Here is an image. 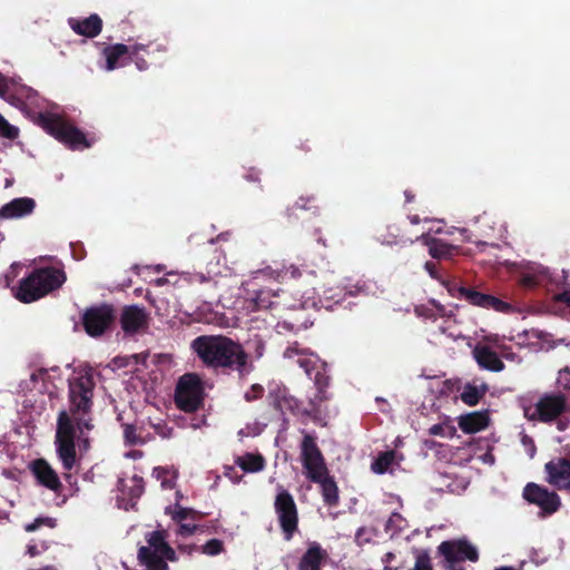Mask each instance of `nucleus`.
I'll list each match as a JSON object with an SVG mask.
<instances>
[{
  "instance_id": "40",
  "label": "nucleus",
  "mask_w": 570,
  "mask_h": 570,
  "mask_svg": "<svg viewBox=\"0 0 570 570\" xmlns=\"http://www.w3.org/2000/svg\"><path fill=\"white\" fill-rule=\"evenodd\" d=\"M455 432H456V429L453 425H449L446 423H438V424L432 425L429 429L430 435L442 436V438H452V436H454Z\"/></svg>"
},
{
  "instance_id": "46",
  "label": "nucleus",
  "mask_w": 570,
  "mask_h": 570,
  "mask_svg": "<svg viewBox=\"0 0 570 570\" xmlns=\"http://www.w3.org/2000/svg\"><path fill=\"white\" fill-rule=\"evenodd\" d=\"M177 529H176V534L177 535H180V537H190L193 535L194 533H196L200 527L198 524H195V523H184V522H180V523H177Z\"/></svg>"
},
{
  "instance_id": "30",
  "label": "nucleus",
  "mask_w": 570,
  "mask_h": 570,
  "mask_svg": "<svg viewBox=\"0 0 570 570\" xmlns=\"http://www.w3.org/2000/svg\"><path fill=\"white\" fill-rule=\"evenodd\" d=\"M395 460V451L381 452L371 463V470L376 474H384Z\"/></svg>"
},
{
  "instance_id": "14",
  "label": "nucleus",
  "mask_w": 570,
  "mask_h": 570,
  "mask_svg": "<svg viewBox=\"0 0 570 570\" xmlns=\"http://www.w3.org/2000/svg\"><path fill=\"white\" fill-rule=\"evenodd\" d=\"M523 498L529 503L538 505L546 515L556 513L561 507V500L557 492L533 482L524 487Z\"/></svg>"
},
{
  "instance_id": "25",
  "label": "nucleus",
  "mask_w": 570,
  "mask_h": 570,
  "mask_svg": "<svg viewBox=\"0 0 570 570\" xmlns=\"http://www.w3.org/2000/svg\"><path fill=\"white\" fill-rule=\"evenodd\" d=\"M321 485L323 501L328 507H336L340 503V491L336 481L328 473L320 476L318 481H313Z\"/></svg>"
},
{
  "instance_id": "34",
  "label": "nucleus",
  "mask_w": 570,
  "mask_h": 570,
  "mask_svg": "<svg viewBox=\"0 0 570 570\" xmlns=\"http://www.w3.org/2000/svg\"><path fill=\"white\" fill-rule=\"evenodd\" d=\"M318 206L314 196H301L293 206L286 208L285 215L291 219L296 209L316 210Z\"/></svg>"
},
{
  "instance_id": "50",
  "label": "nucleus",
  "mask_w": 570,
  "mask_h": 570,
  "mask_svg": "<svg viewBox=\"0 0 570 570\" xmlns=\"http://www.w3.org/2000/svg\"><path fill=\"white\" fill-rule=\"evenodd\" d=\"M264 394V387L261 384H253L245 393V400L247 402H252L254 400L261 399Z\"/></svg>"
},
{
  "instance_id": "61",
  "label": "nucleus",
  "mask_w": 570,
  "mask_h": 570,
  "mask_svg": "<svg viewBox=\"0 0 570 570\" xmlns=\"http://www.w3.org/2000/svg\"><path fill=\"white\" fill-rule=\"evenodd\" d=\"M522 442H523L524 445H530L531 446V455H533V452L535 451V446H534L533 440L530 436L524 435L522 438Z\"/></svg>"
},
{
  "instance_id": "31",
  "label": "nucleus",
  "mask_w": 570,
  "mask_h": 570,
  "mask_svg": "<svg viewBox=\"0 0 570 570\" xmlns=\"http://www.w3.org/2000/svg\"><path fill=\"white\" fill-rule=\"evenodd\" d=\"M304 312H299L291 315L288 318L283 320L277 323L278 332L281 331H289V332H299L301 330L307 328V322L302 317Z\"/></svg>"
},
{
  "instance_id": "33",
  "label": "nucleus",
  "mask_w": 570,
  "mask_h": 570,
  "mask_svg": "<svg viewBox=\"0 0 570 570\" xmlns=\"http://www.w3.org/2000/svg\"><path fill=\"white\" fill-rule=\"evenodd\" d=\"M125 444L129 446L142 445L146 440L142 436V429L132 424H122Z\"/></svg>"
},
{
  "instance_id": "48",
  "label": "nucleus",
  "mask_w": 570,
  "mask_h": 570,
  "mask_svg": "<svg viewBox=\"0 0 570 570\" xmlns=\"http://www.w3.org/2000/svg\"><path fill=\"white\" fill-rule=\"evenodd\" d=\"M303 275V271L295 265L285 266L282 271L283 279H298Z\"/></svg>"
},
{
  "instance_id": "1",
  "label": "nucleus",
  "mask_w": 570,
  "mask_h": 570,
  "mask_svg": "<svg viewBox=\"0 0 570 570\" xmlns=\"http://www.w3.org/2000/svg\"><path fill=\"white\" fill-rule=\"evenodd\" d=\"M95 381L85 373L69 381L68 410L57 416L55 451L63 470V478L70 481L71 471L79 470L82 456L90 449L89 432L94 429Z\"/></svg>"
},
{
  "instance_id": "27",
  "label": "nucleus",
  "mask_w": 570,
  "mask_h": 570,
  "mask_svg": "<svg viewBox=\"0 0 570 570\" xmlns=\"http://www.w3.org/2000/svg\"><path fill=\"white\" fill-rule=\"evenodd\" d=\"M235 464L246 473H256L264 470L266 461L261 453L247 452L242 456H237Z\"/></svg>"
},
{
  "instance_id": "19",
  "label": "nucleus",
  "mask_w": 570,
  "mask_h": 570,
  "mask_svg": "<svg viewBox=\"0 0 570 570\" xmlns=\"http://www.w3.org/2000/svg\"><path fill=\"white\" fill-rule=\"evenodd\" d=\"M36 202L30 197H19L0 207V219H13L28 216L33 213Z\"/></svg>"
},
{
  "instance_id": "38",
  "label": "nucleus",
  "mask_w": 570,
  "mask_h": 570,
  "mask_svg": "<svg viewBox=\"0 0 570 570\" xmlns=\"http://www.w3.org/2000/svg\"><path fill=\"white\" fill-rule=\"evenodd\" d=\"M487 297L488 294L481 293L474 288L466 287L463 299H465L468 303L474 306L483 307Z\"/></svg>"
},
{
  "instance_id": "7",
  "label": "nucleus",
  "mask_w": 570,
  "mask_h": 570,
  "mask_svg": "<svg viewBox=\"0 0 570 570\" xmlns=\"http://www.w3.org/2000/svg\"><path fill=\"white\" fill-rule=\"evenodd\" d=\"M38 121L49 135L71 149L90 147L85 134L59 116L41 114Z\"/></svg>"
},
{
  "instance_id": "29",
  "label": "nucleus",
  "mask_w": 570,
  "mask_h": 570,
  "mask_svg": "<svg viewBox=\"0 0 570 570\" xmlns=\"http://www.w3.org/2000/svg\"><path fill=\"white\" fill-rule=\"evenodd\" d=\"M487 392L488 385L485 384L475 385L474 383H466L463 386V391L461 392L460 397L464 404L474 406L480 402Z\"/></svg>"
},
{
  "instance_id": "5",
  "label": "nucleus",
  "mask_w": 570,
  "mask_h": 570,
  "mask_svg": "<svg viewBox=\"0 0 570 570\" xmlns=\"http://www.w3.org/2000/svg\"><path fill=\"white\" fill-rule=\"evenodd\" d=\"M145 540L147 546L138 549L137 558L146 570H169L168 561H178L176 550L167 542L166 530L148 532Z\"/></svg>"
},
{
  "instance_id": "53",
  "label": "nucleus",
  "mask_w": 570,
  "mask_h": 570,
  "mask_svg": "<svg viewBox=\"0 0 570 570\" xmlns=\"http://www.w3.org/2000/svg\"><path fill=\"white\" fill-rule=\"evenodd\" d=\"M424 268L433 279L439 281L440 283L443 282L444 276L439 272L435 263L426 262L424 264Z\"/></svg>"
},
{
  "instance_id": "18",
  "label": "nucleus",
  "mask_w": 570,
  "mask_h": 570,
  "mask_svg": "<svg viewBox=\"0 0 570 570\" xmlns=\"http://www.w3.org/2000/svg\"><path fill=\"white\" fill-rule=\"evenodd\" d=\"M328 559L327 551L316 541L308 542L296 570H322Z\"/></svg>"
},
{
  "instance_id": "57",
  "label": "nucleus",
  "mask_w": 570,
  "mask_h": 570,
  "mask_svg": "<svg viewBox=\"0 0 570 570\" xmlns=\"http://www.w3.org/2000/svg\"><path fill=\"white\" fill-rule=\"evenodd\" d=\"M261 171L256 168H249L247 174L245 175V178L248 181H258L259 180Z\"/></svg>"
},
{
  "instance_id": "41",
  "label": "nucleus",
  "mask_w": 570,
  "mask_h": 570,
  "mask_svg": "<svg viewBox=\"0 0 570 570\" xmlns=\"http://www.w3.org/2000/svg\"><path fill=\"white\" fill-rule=\"evenodd\" d=\"M557 384L559 390L556 393H564L570 396V368L568 366L559 371Z\"/></svg>"
},
{
  "instance_id": "43",
  "label": "nucleus",
  "mask_w": 570,
  "mask_h": 570,
  "mask_svg": "<svg viewBox=\"0 0 570 570\" xmlns=\"http://www.w3.org/2000/svg\"><path fill=\"white\" fill-rule=\"evenodd\" d=\"M146 49H147V46L141 45V43H136L135 46L131 47V50H130L131 59L134 60L136 67L140 71H145L148 69V62L146 61L145 58L139 56V51L146 50Z\"/></svg>"
},
{
  "instance_id": "23",
  "label": "nucleus",
  "mask_w": 570,
  "mask_h": 570,
  "mask_svg": "<svg viewBox=\"0 0 570 570\" xmlns=\"http://www.w3.org/2000/svg\"><path fill=\"white\" fill-rule=\"evenodd\" d=\"M473 355L479 366L484 370L500 372L504 368L502 360L497 352L489 346H476L473 351Z\"/></svg>"
},
{
  "instance_id": "51",
  "label": "nucleus",
  "mask_w": 570,
  "mask_h": 570,
  "mask_svg": "<svg viewBox=\"0 0 570 570\" xmlns=\"http://www.w3.org/2000/svg\"><path fill=\"white\" fill-rule=\"evenodd\" d=\"M155 432L163 439H170L174 434V429L166 423L154 424Z\"/></svg>"
},
{
  "instance_id": "13",
  "label": "nucleus",
  "mask_w": 570,
  "mask_h": 570,
  "mask_svg": "<svg viewBox=\"0 0 570 570\" xmlns=\"http://www.w3.org/2000/svg\"><path fill=\"white\" fill-rule=\"evenodd\" d=\"M566 456H557L544 464L546 481L558 490H570V444L564 448Z\"/></svg>"
},
{
  "instance_id": "59",
  "label": "nucleus",
  "mask_w": 570,
  "mask_h": 570,
  "mask_svg": "<svg viewBox=\"0 0 570 570\" xmlns=\"http://www.w3.org/2000/svg\"><path fill=\"white\" fill-rule=\"evenodd\" d=\"M8 90V81L6 77L0 73V96H3Z\"/></svg>"
},
{
  "instance_id": "58",
  "label": "nucleus",
  "mask_w": 570,
  "mask_h": 570,
  "mask_svg": "<svg viewBox=\"0 0 570 570\" xmlns=\"http://www.w3.org/2000/svg\"><path fill=\"white\" fill-rule=\"evenodd\" d=\"M402 517L400 513H392V515L390 517V519L387 520L386 524H385V530H390V528L392 527V524L395 522V520H401Z\"/></svg>"
},
{
  "instance_id": "22",
  "label": "nucleus",
  "mask_w": 570,
  "mask_h": 570,
  "mask_svg": "<svg viewBox=\"0 0 570 570\" xmlns=\"http://www.w3.org/2000/svg\"><path fill=\"white\" fill-rule=\"evenodd\" d=\"M459 428L464 433H476L488 428L490 417L487 411H475L459 417Z\"/></svg>"
},
{
  "instance_id": "2",
  "label": "nucleus",
  "mask_w": 570,
  "mask_h": 570,
  "mask_svg": "<svg viewBox=\"0 0 570 570\" xmlns=\"http://www.w3.org/2000/svg\"><path fill=\"white\" fill-rule=\"evenodd\" d=\"M190 348L207 368L215 372H236L244 377L253 370L243 345L226 335H199L191 341Z\"/></svg>"
},
{
  "instance_id": "26",
  "label": "nucleus",
  "mask_w": 570,
  "mask_h": 570,
  "mask_svg": "<svg viewBox=\"0 0 570 570\" xmlns=\"http://www.w3.org/2000/svg\"><path fill=\"white\" fill-rule=\"evenodd\" d=\"M165 513L171 518L176 523L184 522L187 519L193 521H200L205 518V513L197 511L191 508H185L180 503L176 502L173 505H168L165 509Z\"/></svg>"
},
{
  "instance_id": "37",
  "label": "nucleus",
  "mask_w": 570,
  "mask_h": 570,
  "mask_svg": "<svg viewBox=\"0 0 570 570\" xmlns=\"http://www.w3.org/2000/svg\"><path fill=\"white\" fill-rule=\"evenodd\" d=\"M412 570H433L432 559L426 550L416 551L415 563Z\"/></svg>"
},
{
  "instance_id": "55",
  "label": "nucleus",
  "mask_w": 570,
  "mask_h": 570,
  "mask_svg": "<svg viewBox=\"0 0 570 570\" xmlns=\"http://www.w3.org/2000/svg\"><path fill=\"white\" fill-rule=\"evenodd\" d=\"M177 550L180 553H185L187 556H191L195 552H199V546L194 544V543H191V544H179L177 547Z\"/></svg>"
},
{
  "instance_id": "49",
  "label": "nucleus",
  "mask_w": 570,
  "mask_h": 570,
  "mask_svg": "<svg viewBox=\"0 0 570 570\" xmlns=\"http://www.w3.org/2000/svg\"><path fill=\"white\" fill-rule=\"evenodd\" d=\"M49 548V544L47 542H41V544H37L36 542L31 541L28 546H27V553L31 557V558H35L37 556H40L43 551L48 550Z\"/></svg>"
},
{
  "instance_id": "56",
  "label": "nucleus",
  "mask_w": 570,
  "mask_h": 570,
  "mask_svg": "<svg viewBox=\"0 0 570 570\" xmlns=\"http://www.w3.org/2000/svg\"><path fill=\"white\" fill-rule=\"evenodd\" d=\"M553 299L558 303H563L570 307V289H564L553 296Z\"/></svg>"
},
{
  "instance_id": "32",
  "label": "nucleus",
  "mask_w": 570,
  "mask_h": 570,
  "mask_svg": "<svg viewBox=\"0 0 570 570\" xmlns=\"http://www.w3.org/2000/svg\"><path fill=\"white\" fill-rule=\"evenodd\" d=\"M131 484L127 487L122 480L119 481V489L127 494L131 501L138 500L145 490L144 479L138 475H134L130 480Z\"/></svg>"
},
{
  "instance_id": "54",
  "label": "nucleus",
  "mask_w": 570,
  "mask_h": 570,
  "mask_svg": "<svg viewBox=\"0 0 570 570\" xmlns=\"http://www.w3.org/2000/svg\"><path fill=\"white\" fill-rule=\"evenodd\" d=\"M224 474L229 480H232L234 483H239L243 479V475H239L237 470L234 466H226Z\"/></svg>"
},
{
  "instance_id": "36",
  "label": "nucleus",
  "mask_w": 570,
  "mask_h": 570,
  "mask_svg": "<svg viewBox=\"0 0 570 570\" xmlns=\"http://www.w3.org/2000/svg\"><path fill=\"white\" fill-rule=\"evenodd\" d=\"M483 308L493 309L502 313H509L512 311V306L509 303L490 294H488Z\"/></svg>"
},
{
  "instance_id": "28",
  "label": "nucleus",
  "mask_w": 570,
  "mask_h": 570,
  "mask_svg": "<svg viewBox=\"0 0 570 570\" xmlns=\"http://www.w3.org/2000/svg\"><path fill=\"white\" fill-rule=\"evenodd\" d=\"M425 244L429 247V254L436 259H445L452 257L454 252L456 250V247L446 244L440 239L436 238H429L426 235L421 236Z\"/></svg>"
},
{
  "instance_id": "12",
  "label": "nucleus",
  "mask_w": 570,
  "mask_h": 570,
  "mask_svg": "<svg viewBox=\"0 0 570 570\" xmlns=\"http://www.w3.org/2000/svg\"><path fill=\"white\" fill-rule=\"evenodd\" d=\"M116 320L115 308L110 304H100L88 307L81 317L86 333L89 336H101Z\"/></svg>"
},
{
  "instance_id": "42",
  "label": "nucleus",
  "mask_w": 570,
  "mask_h": 570,
  "mask_svg": "<svg viewBox=\"0 0 570 570\" xmlns=\"http://www.w3.org/2000/svg\"><path fill=\"white\" fill-rule=\"evenodd\" d=\"M441 284L448 289L451 296L456 298H463L466 287L460 285L455 279L444 277Z\"/></svg>"
},
{
  "instance_id": "64",
  "label": "nucleus",
  "mask_w": 570,
  "mask_h": 570,
  "mask_svg": "<svg viewBox=\"0 0 570 570\" xmlns=\"http://www.w3.org/2000/svg\"><path fill=\"white\" fill-rule=\"evenodd\" d=\"M299 149L304 150L305 153L311 151V147L307 145V140L304 142L302 141L298 146Z\"/></svg>"
},
{
  "instance_id": "9",
  "label": "nucleus",
  "mask_w": 570,
  "mask_h": 570,
  "mask_svg": "<svg viewBox=\"0 0 570 570\" xmlns=\"http://www.w3.org/2000/svg\"><path fill=\"white\" fill-rule=\"evenodd\" d=\"M274 511L284 540L291 541L299 530V517L294 497L283 487H278L274 500Z\"/></svg>"
},
{
  "instance_id": "15",
  "label": "nucleus",
  "mask_w": 570,
  "mask_h": 570,
  "mask_svg": "<svg viewBox=\"0 0 570 570\" xmlns=\"http://www.w3.org/2000/svg\"><path fill=\"white\" fill-rule=\"evenodd\" d=\"M222 237L208 239L202 247L199 252V256L203 262L207 265V276L204 274L197 275L196 281L199 283H209L213 281L212 274H219V267L223 263H225V254L224 250L218 246Z\"/></svg>"
},
{
  "instance_id": "4",
  "label": "nucleus",
  "mask_w": 570,
  "mask_h": 570,
  "mask_svg": "<svg viewBox=\"0 0 570 570\" xmlns=\"http://www.w3.org/2000/svg\"><path fill=\"white\" fill-rule=\"evenodd\" d=\"M66 279L62 269L52 266L35 268L12 289L13 296L21 303H32L60 288Z\"/></svg>"
},
{
  "instance_id": "6",
  "label": "nucleus",
  "mask_w": 570,
  "mask_h": 570,
  "mask_svg": "<svg viewBox=\"0 0 570 570\" xmlns=\"http://www.w3.org/2000/svg\"><path fill=\"white\" fill-rule=\"evenodd\" d=\"M441 557L439 564L442 570H466L464 562H478L480 554L478 548L466 538L442 541L436 548Z\"/></svg>"
},
{
  "instance_id": "52",
  "label": "nucleus",
  "mask_w": 570,
  "mask_h": 570,
  "mask_svg": "<svg viewBox=\"0 0 570 570\" xmlns=\"http://www.w3.org/2000/svg\"><path fill=\"white\" fill-rule=\"evenodd\" d=\"M520 284L525 288H533L540 284V281L538 276L527 273L521 276Z\"/></svg>"
},
{
  "instance_id": "10",
  "label": "nucleus",
  "mask_w": 570,
  "mask_h": 570,
  "mask_svg": "<svg viewBox=\"0 0 570 570\" xmlns=\"http://www.w3.org/2000/svg\"><path fill=\"white\" fill-rule=\"evenodd\" d=\"M299 449L302 465L308 480L318 481L320 476L327 474L326 461L317 445L316 436L304 434Z\"/></svg>"
},
{
  "instance_id": "20",
  "label": "nucleus",
  "mask_w": 570,
  "mask_h": 570,
  "mask_svg": "<svg viewBox=\"0 0 570 570\" xmlns=\"http://www.w3.org/2000/svg\"><path fill=\"white\" fill-rule=\"evenodd\" d=\"M273 399L272 404L275 410L279 411L282 415L292 414L299 415L302 411V402L295 396L291 395L286 389H277L271 393Z\"/></svg>"
},
{
  "instance_id": "16",
  "label": "nucleus",
  "mask_w": 570,
  "mask_h": 570,
  "mask_svg": "<svg viewBox=\"0 0 570 570\" xmlns=\"http://www.w3.org/2000/svg\"><path fill=\"white\" fill-rule=\"evenodd\" d=\"M119 323L126 334L134 335L148 327L149 314L144 306L137 304L125 305L120 313Z\"/></svg>"
},
{
  "instance_id": "45",
  "label": "nucleus",
  "mask_w": 570,
  "mask_h": 570,
  "mask_svg": "<svg viewBox=\"0 0 570 570\" xmlns=\"http://www.w3.org/2000/svg\"><path fill=\"white\" fill-rule=\"evenodd\" d=\"M254 303L258 309L272 308L273 302L269 299V291L261 289L257 292Z\"/></svg>"
},
{
  "instance_id": "39",
  "label": "nucleus",
  "mask_w": 570,
  "mask_h": 570,
  "mask_svg": "<svg viewBox=\"0 0 570 570\" xmlns=\"http://www.w3.org/2000/svg\"><path fill=\"white\" fill-rule=\"evenodd\" d=\"M57 525V521L53 518L50 517H39L35 519L32 522L27 523L24 525V530L27 532H33L38 530L40 527H48L50 529H53Z\"/></svg>"
},
{
  "instance_id": "47",
  "label": "nucleus",
  "mask_w": 570,
  "mask_h": 570,
  "mask_svg": "<svg viewBox=\"0 0 570 570\" xmlns=\"http://www.w3.org/2000/svg\"><path fill=\"white\" fill-rule=\"evenodd\" d=\"M372 535H373L372 530H370L365 527H361L357 529V531L355 533V542L357 543V546H363L365 543L371 542Z\"/></svg>"
},
{
  "instance_id": "44",
  "label": "nucleus",
  "mask_w": 570,
  "mask_h": 570,
  "mask_svg": "<svg viewBox=\"0 0 570 570\" xmlns=\"http://www.w3.org/2000/svg\"><path fill=\"white\" fill-rule=\"evenodd\" d=\"M0 136L8 139H16L19 136V129L10 125L0 114Z\"/></svg>"
},
{
  "instance_id": "63",
  "label": "nucleus",
  "mask_w": 570,
  "mask_h": 570,
  "mask_svg": "<svg viewBox=\"0 0 570 570\" xmlns=\"http://www.w3.org/2000/svg\"><path fill=\"white\" fill-rule=\"evenodd\" d=\"M415 312L416 314L419 315H423V316H426V317H430L431 315L426 313V308L424 306H417L415 308Z\"/></svg>"
},
{
  "instance_id": "24",
  "label": "nucleus",
  "mask_w": 570,
  "mask_h": 570,
  "mask_svg": "<svg viewBox=\"0 0 570 570\" xmlns=\"http://www.w3.org/2000/svg\"><path fill=\"white\" fill-rule=\"evenodd\" d=\"M130 48L124 43H116L107 46L102 50V55L106 58V69L108 71L115 70L118 67L124 66L122 59L130 55Z\"/></svg>"
},
{
  "instance_id": "3",
  "label": "nucleus",
  "mask_w": 570,
  "mask_h": 570,
  "mask_svg": "<svg viewBox=\"0 0 570 570\" xmlns=\"http://www.w3.org/2000/svg\"><path fill=\"white\" fill-rule=\"evenodd\" d=\"M284 360L288 366L297 365L305 374L313 380L317 393L313 402L322 403L328 400L326 389L330 385L331 377L327 373V363L320 358L309 348L301 347L298 342L289 344L283 352Z\"/></svg>"
},
{
  "instance_id": "21",
  "label": "nucleus",
  "mask_w": 570,
  "mask_h": 570,
  "mask_svg": "<svg viewBox=\"0 0 570 570\" xmlns=\"http://www.w3.org/2000/svg\"><path fill=\"white\" fill-rule=\"evenodd\" d=\"M69 26L79 36L95 38L102 30V20L94 13L82 20L70 18Z\"/></svg>"
},
{
  "instance_id": "62",
  "label": "nucleus",
  "mask_w": 570,
  "mask_h": 570,
  "mask_svg": "<svg viewBox=\"0 0 570 570\" xmlns=\"http://www.w3.org/2000/svg\"><path fill=\"white\" fill-rule=\"evenodd\" d=\"M569 425V420H559L558 421V424H557V428L559 431H564Z\"/></svg>"
},
{
  "instance_id": "11",
  "label": "nucleus",
  "mask_w": 570,
  "mask_h": 570,
  "mask_svg": "<svg viewBox=\"0 0 570 570\" xmlns=\"http://www.w3.org/2000/svg\"><path fill=\"white\" fill-rule=\"evenodd\" d=\"M568 412H570V396L564 393L548 392L539 397L535 410L529 419L550 423Z\"/></svg>"
},
{
  "instance_id": "8",
  "label": "nucleus",
  "mask_w": 570,
  "mask_h": 570,
  "mask_svg": "<svg viewBox=\"0 0 570 570\" xmlns=\"http://www.w3.org/2000/svg\"><path fill=\"white\" fill-rule=\"evenodd\" d=\"M175 404L186 412H196L204 401V384L196 373H186L181 375L175 389Z\"/></svg>"
},
{
  "instance_id": "60",
  "label": "nucleus",
  "mask_w": 570,
  "mask_h": 570,
  "mask_svg": "<svg viewBox=\"0 0 570 570\" xmlns=\"http://www.w3.org/2000/svg\"><path fill=\"white\" fill-rule=\"evenodd\" d=\"M395 559V553L393 552H386L383 557H382V562L383 564H391V562Z\"/></svg>"
},
{
  "instance_id": "17",
  "label": "nucleus",
  "mask_w": 570,
  "mask_h": 570,
  "mask_svg": "<svg viewBox=\"0 0 570 570\" xmlns=\"http://www.w3.org/2000/svg\"><path fill=\"white\" fill-rule=\"evenodd\" d=\"M30 470L36 478L37 482L47 488L48 490L60 494L63 485L57 471L49 464L46 459H37L31 462Z\"/></svg>"
},
{
  "instance_id": "35",
  "label": "nucleus",
  "mask_w": 570,
  "mask_h": 570,
  "mask_svg": "<svg viewBox=\"0 0 570 570\" xmlns=\"http://www.w3.org/2000/svg\"><path fill=\"white\" fill-rule=\"evenodd\" d=\"M224 542L220 539H210L205 544L199 546V552L209 557H215L224 552Z\"/></svg>"
}]
</instances>
